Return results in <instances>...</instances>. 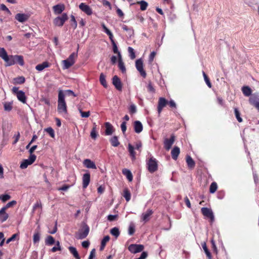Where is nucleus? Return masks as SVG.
<instances>
[{"instance_id": "23", "label": "nucleus", "mask_w": 259, "mask_h": 259, "mask_svg": "<svg viewBox=\"0 0 259 259\" xmlns=\"http://www.w3.org/2000/svg\"><path fill=\"white\" fill-rule=\"evenodd\" d=\"M50 66L51 64L49 62L45 61L41 64L37 65L35 67V69L38 71H41L44 69L49 67Z\"/></svg>"}, {"instance_id": "42", "label": "nucleus", "mask_w": 259, "mask_h": 259, "mask_svg": "<svg viewBox=\"0 0 259 259\" xmlns=\"http://www.w3.org/2000/svg\"><path fill=\"white\" fill-rule=\"evenodd\" d=\"M137 4L140 5V9L142 11L146 10L148 5V3L144 1L137 2Z\"/></svg>"}, {"instance_id": "3", "label": "nucleus", "mask_w": 259, "mask_h": 259, "mask_svg": "<svg viewBox=\"0 0 259 259\" xmlns=\"http://www.w3.org/2000/svg\"><path fill=\"white\" fill-rule=\"evenodd\" d=\"M90 231V228L87 224H84L82 228L79 229L75 237L77 239H83L87 237Z\"/></svg>"}, {"instance_id": "21", "label": "nucleus", "mask_w": 259, "mask_h": 259, "mask_svg": "<svg viewBox=\"0 0 259 259\" xmlns=\"http://www.w3.org/2000/svg\"><path fill=\"white\" fill-rule=\"evenodd\" d=\"M83 164L87 168L92 169L97 168L95 163L89 159H84Z\"/></svg>"}, {"instance_id": "10", "label": "nucleus", "mask_w": 259, "mask_h": 259, "mask_svg": "<svg viewBox=\"0 0 259 259\" xmlns=\"http://www.w3.org/2000/svg\"><path fill=\"white\" fill-rule=\"evenodd\" d=\"M136 67L138 71L140 72V75L144 78L146 77L147 74L143 68V63L141 59H138L136 61Z\"/></svg>"}, {"instance_id": "1", "label": "nucleus", "mask_w": 259, "mask_h": 259, "mask_svg": "<svg viewBox=\"0 0 259 259\" xmlns=\"http://www.w3.org/2000/svg\"><path fill=\"white\" fill-rule=\"evenodd\" d=\"M57 110L59 113H67V105L65 101V95L62 91L60 90L58 94Z\"/></svg>"}, {"instance_id": "57", "label": "nucleus", "mask_w": 259, "mask_h": 259, "mask_svg": "<svg viewBox=\"0 0 259 259\" xmlns=\"http://www.w3.org/2000/svg\"><path fill=\"white\" fill-rule=\"evenodd\" d=\"M117 218H118L117 215L110 214V215H108L107 219L108 221H109L110 222H112V221L116 220L117 219Z\"/></svg>"}, {"instance_id": "47", "label": "nucleus", "mask_w": 259, "mask_h": 259, "mask_svg": "<svg viewBox=\"0 0 259 259\" xmlns=\"http://www.w3.org/2000/svg\"><path fill=\"white\" fill-rule=\"evenodd\" d=\"M0 10L4 11L7 15H11V14L9 9L3 4L0 5Z\"/></svg>"}, {"instance_id": "30", "label": "nucleus", "mask_w": 259, "mask_h": 259, "mask_svg": "<svg viewBox=\"0 0 259 259\" xmlns=\"http://www.w3.org/2000/svg\"><path fill=\"white\" fill-rule=\"evenodd\" d=\"M5 208H2L0 210V221L2 222H4L6 221L8 218V214L6 212Z\"/></svg>"}, {"instance_id": "19", "label": "nucleus", "mask_w": 259, "mask_h": 259, "mask_svg": "<svg viewBox=\"0 0 259 259\" xmlns=\"http://www.w3.org/2000/svg\"><path fill=\"white\" fill-rule=\"evenodd\" d=\"M153 211L152 209H148L146 212L143 213L141 215V220L142 221L146 223L150 220L151 215L153 214Z\"/></svg>"}, {"instance_id": "50", "label": "nucleus", "mask_w": 259, "mask_h": 259, "mask_svg": "<svg viewBox=\"0 0 259 259\" xmlns=\"http://www.w3.org/2000/svg\"><path fill=\"white\" fill-rule=\"evenodd\" d=\"M40 239V235L38 232H35L33 236V240L34 243L38 242Z\"/></svg>"}, {"instance_id": "33", "label": "nucleus", "mask_w": 259, "mask_h": 259, "mask_svg": "<svg viewBox=\"0 0 259 259\" xmlns=\"http://www.w3.org/2000/svg\"><path fill=\"white\" fill-rule=\"evenodd\" d=\"M122 196L125 198L127 202H128L131 200V194L127 188H125L123 190Z\"/></svg>"}, {"instance_id": "56", "label": "nucleus", "mask_w": 259, "mask_h": 259, "mask_svg": "<svg viewBox=\"0 0 259 259\" xmlns=\"http://www.w3.org/2000/svg\"><path fill=\"white\" fill-rule=\"evenodd\" d=\"M17 63H18L21 66H23L24 64L23 58L22 56L17 55Z\"/></svg>"}, {"instance_id": "36", "label": "nucleus", "mask_w": 259, "mask_h": 259, "mask_svg": "<svg viewBox=\"0 0 259 259\" xmlns=\"http://www.w3.org/2000/svg\"><path fill=\"white\" fill-rule=\"evenodd\" d=\"M98 136V134L97 132V125L96 123H94V126L91 132V137L92 139H96L97 138Z\"/></svg>"}, {"instance_id": "49", "label": "nucleus", "mask_w": 259, "mask_h": 259, "mask_svg": "<svg viewBox=\"0 0 259 259\" xmlns=\"http://www.w3.org/2000/svg\"><path fill=\"white\" fill-rule=\"evenodd\" d=\"M45 131L49 134V135L52 138H54L55 133H54V130L52 127H48L45 129Z\"/></svg>"}, {"instance_id": "60", "label": "nucleus", "mask_w": 259, "mask_h": 259, "mask_svg": "<svg viewBox=\"0 0 259 259\" xmlns=\"http://www.w3.org/2000/svg\"><path fill=\"white\" fill-rule=\"evenodd\" d=\"M167 105H168L171 108L176 109L177 108L176 104L174 100H171L169 101H168Z\"/></svg>"}, {"instance_id": "5", "label": "nucleus", "mask_w": 259, "mask_h": 259, "mask_svg": "<svg viewBox=\"0 0 259 259\" xmlns=\"http://www.w3.org/2000/svg\"><path fill=\"white\" fill-rule=\"evenodd\" d=\"M0 57L5 60L8 66L12 65L15 63L13 57H9L5 50H0Z\"/></svg>"}, {"instance_id": "28", "label": "nucleus", "mask_w": 259, "mask_h": 259, "mask_svg": "<svg viewBox=\"0 0 259 259\" xmlns=\"http://www.w3.org/2000/svg\"><path fill=\"white\" fill-rule=\"evenodd\" d=\"M122 174L126 177L129 182H132L133 181V176L131 171L129 169L127 168H123L122 170Z\"/></svg>"}, {"instance_id": "37", "label": "nucleus", "mask_w": 259, "mask_h": 259, "mask_svg": "<svg viewBox=\"0 0 259 259\" xmlns=\"http://www.w3.org/2000/svg\"><path fill=\"white\" fill-rule=\"evenodd\" d=\"M3 104L5 111L9 112L12 109L13 102H5Z\"/></svg>"}, {"instance_id": "29", "label": "nucleus", "mask_w": 259, "mask_h": 259, "mask_svg": "<svg viewBox=\"0 0 259 259\" xmlns=\"http://www.w3.org/2000/svg\"><path fill=\"white\" fill-rule=\"evenodd\" d=\"M134 130L137 133H141L143 130V125L142 123L139 121H136L134 123Z\"/></svg>"}, {"instance_id": "32", "label": "nucleus", "mask_w": 259, "mask_h": 259, "mask_svg": "<svg viewBox=\"0 0 259 259\" xmlns=\"http://www.w3.org/2000/svg\"><path fill=\"white\" fill-rule=\"evenodd\" d=\"M242 92L245 96L248 97L251 95V89L248 86H244L242 88Z\"/></svg>"}, {"instance_id": "31", "label": "nucleus", "mask_w": 259, "mask_h": 259, "mask_svg": "<svg viewBox=\"0 0 259 259\" xmlns=\"http://www.w3.org/2000/svg\"><path fill=\"white\" fill-rule=\"evenodd\" d=\"M109 240L110 237L108 235L106 236L103 238V239L101 241V244L100 247V251H102L104 249L107 242H108L109 241Z\"/></svg>"}, {"instance_id": "59", "label": "nucleus", "mask_w": 259, "mask_h": 259, "mask_svg": "<svg viewBox=\"0 0 259 259\" xmlns=\"http://www.w3.org/2000/svg\"><path fill=\"white\" fill-rule=\"evenodd\" d=\"M11 197L8 194H5L1 196V198L3 202H6V201L9 200Z\"/></svg>"}, {"instance_id": "61", "label": "nucleus", "mask_w": 259, "mask_h": 259, "mask_svg": "<svg viewBox=\"0 0 259 259\" xmlns=\"http://www.w3.org/2000/svg\"><path fill=\"white\" fill-rule=\"evenodd\" d=\"M25 81V77L24 76L17 77V84H22L24 83Z\"/></svg>"}, {"instance_id": "20", "label": "nucleus", "mask_w": 259, "mask_h": 259, "mask_svg": "<svg viewBox=\"0 0 259 259\" xmlns=\"http://www.w3.org/2000/svg\"><path fill=\"white\" fill-rule=\"evenodd\" d=\"M17 99L23 104H26L27 97L25 93L21 90L17 89Z\"/></svg>"}, {"instance_id": "26", "label": "nucleus", "mask_w": 259, "mask_h": 259, "mask_svg": "<svg viewBox=\"0 0 259 259\" xmlns=\"http://www.w3.org/2000/svg\"><path fill=\"white\" fill-rule=\"evenodd\" d=\"M29 17L30 15L29 14L17 13V20L20 22L26 21Z\"/></svg>"}, {"instance_id": "35", "label": "nucleus", "mask_w": 259, "mask_h": 259, "mask_svg": "<svg viewBox=\"0 0 259 259\" xmlns=\"http://www.w3.org/2000/svg\"><path fill=\"white\" fill-rule=\"evenodd\" d=\"M110 142L112 146L113 147H117L120 144L118 137L116 136H114L111 138L110 140Z\"/></svg>"}, {"instance_id": "24", "label": "nucleus", "mask_w": 259, "mask_h": 259, "mask_svg": "<svg viewBox=\"0 0 259 259\" xmlns=\"http://www.w3.org/2000/svg\"><path fill=\"white\" fill-rule=\"evenodd\" d=\"M186 162L189 169H192L195 166V162L190 156H186Z\"/></svg>"}, {"instance_id": "54", "label": "nucleus", "mask_w": 259, "mask_h": 259, "mask_svg": "<svg viewBox=\"0 0 259 259\" xmlns=\"http://www.w3.org/2000/svg\"><path fill=\"white\" fill-rule=\"evenodd\" d=\"M135 232V226L133 224H131L130 225L128 228V234L130 235H132L134 234Z\"/></svg>"}, {"instance_id": "45", "label": "nucleus", "mask_w": 259, "mask_h": 259, "mask_svg": "<svg viewBox=\"0 0 259 259\" xmlns=\"http://www.w3.org/2000/svg\"><path fill=\"white\" fill-rule=\"evenodd\" d=\"M46 244L52 245L55 243V239L52 236H49L46 239Z\"/></svg>"}, {"instance_id": "13", "label": "nucleus", "mask_w": 259, "mask_h": 259, "mask_svg": "<svg viewBox=\"0 0 259 259\" xmlns=\"http://www.w3.org/2000/svg\"><path fill=\"white\" fill-rule=\"evenodd\" d=\"M175 140V136L174 135H171L170 139H165L164 141V147L166 150H169Z\"/></svg>"}, {"instance_id": "16", "label": "nucleus", "mask_w": 259, "mask_h": 259, "mask_svg": "<svg viewBox=\"0 0 259 259\" xmlns=\"http://www.w3.org/2000/svg\"><path fill=\"white\" fill-rule=\"evenodd\" d=\"M102 27H103L104 32L109 36L110 40L112 41V45H113V48L112 49H117V47L115 42L114 41V40L113 39V35L112 32L110 31V30H109L107 28V27L106 26L105 24L102 23Z\"/></svg>"}, {"instance_id": "39", "label": "nucleus", "mask_w": 259, "mask_h": 259, "mask_svg": "<svg viewBox=\"0 0 259 259\" xmlns=\"http://www.w3.org/2000/svg\"><path fill=\"white\" fill-rule=\"evenodd\" d=\"M100 82L101 84L105 88H107L108 85L106 81L105 75L101 73L100 75Z\"/></svg>"}, {"instance_id": "52", "label": "nucleus", "mask_w": 259, "mask_h": 259, "mask_svg": "<svg viewBox=\"0 0 259 259\" xmlns=\"http://www.w3.org/2000/svg\"><path fill=\"white\" fill-rule=\"evenodd\" d=\"M211 246H212V249L214 253H215L216 254L218 253V249L217 247L216 246L215 241L213 239H212L210 241Z\"/></svg>"}, {"instance_id": "34", "label": "nucleus", "mask_w": 259, "mask_h": 259, "mask_svg": "<svg viewBox=\"0 0 259 259\" xmlns=\"http://www.w3.org/2000/svg\"><path fill=\"white\" fill-rule=\"evenodd\" d=\"M70 252L73 254L75 259H80V257L78 254V253L76 249L72 246H70L68 248Z\"/></svg>"}, {"instance_id": "12", "label": "nucleus", "mask_w": 259, "mask_h": 259, "mask_svg": "<svg viewBox=\"0 0 259 259\" xmlns=\"http://www.w3.org/2000/svg\"><path fill=\"white\" fill-rule=\"evenodd\" d=\"M168 104V101L163 97H160L158 102L157 111L160 114L163 108Z\"/></svg>"}, {"instance_id": "8", "label": "nucleus", "mask_w": 259, "mask_h": 259, "mask_svg": "<svg viewBox=\"0 0 259 259\" xmlns=\"http://www.w3.org/2000/svg\"><path fill=\"white\" fill-rule=\"evenodd\" d=\"M201 211L204 217L210 219L211 223H212L214 221V218L211 209L207 207H202L201 209Z\"/></svg>"}, {"instance_id": "7", "label": "nucleus", "mask_w": 259, "mask_h": 259, "mask_svg": "<svg viewBox=\"0 0 259 259\" xmlns=\"http://www.w3.org/2000/svg\"><path fill=\"white\" fill-rule=\"evenodd\" d=\"M36 155H29L28 159H24L20 164V167L21 169H25L29 165L32 164L36 160Z\"/></svg>"}, {"instance_id": "48", "label": "nucleus", "mask_w": 259, "mask_h": 259, "mask_svg": "<svg viewBox=\"0 0 259 259\" xmlns=\"http://www.w3.org/2000/svg\"><path fill=\"white\" fill-rule=\"evenodd\" d=\"M203 75L206 84L207 85V86L210 88H211V83L210 81V80H209L208 77L207 76V75L206 74V73L204 71H203Z\"/></svg>"}, {"instance_id": "4", "label": "nucleus", "mask_w": 259, "mask_h": 259, "mask_svg": "<svg viewBox=\"0 0 259 259\" xmlns=\"http://www.w3.org/2000/svg\"><path fill=\"white\" fill-rule=\"evenodd\" d=\"M147 167L148 171L151 173H153L158 169L157 161L155 158L151 157L148 160Z\"/></svg>"}, {"instance_id": "51", "label": "nucleus", "mask_w": 259, "mask_h": 259, "mask_svg": "<svg viewBox=\"0 0 259 259\" xmlns=\"http://www.w3.org/2000/svg\"><path fill=\"white\" fill-rule=\"evenodd\" d=\"M42 205L40 200L37 201L33 206V211H34L37 208H41Z\"/></svg>"}, {"instance_id": "9", "label": "nucleus", "mask_w": 259, "mask_h": 259, "mask_svg": "<svg viewBox=\"0 0 259 259\" xmlns=\"http://www.w3.org/2000/svg\"><path fill=\"white\" fill-rule=\"evenodd\" d=\"M144 248V246L143 245L136 244H132L128 247V250L133 253L141 252L143 250Z\"/></svg>"}, {"instance_id": "63", "label": "nucleus", "mask_w": 259, "mask_h": 259, "mask_svg": "<svg viewBox=\"0 0 259 259\" xmlns=\"http://www.w3.org/2000/svg\"><path fill=\"white\" fill-rule=\"evenodd\" d=\"M80 113L82 117H88L90 115V111L84 112L82 110H80Z\"/></svg>"}, {"instance_id": "17", "label": "nucleus", "mask_w": 259, "mask_h": 259, "mask_svg": "<svg viewBox=\"0 0 259 259\" xmlns=\"http://www.w3.org/2000/svg\"><path fill=\"white\" fill-rule=\"evenodd\" d=\"M91 180V175L88 172L83 174L82 176V188L86 189L89 186Z\"/></svg>"}, {"instance_id": "43", "label": "nucleus", "mask_w": 259, "mask_h": 259, "mask_svg": "<svg viewBox=\"0 0 259 259\" xmlns=\"http://www.w3.org/2000/svg\"><path fill=\"white\" fill-rule=\"evenodd\" d=\"M110 233L116 238L119 236L120 232L119 229L116 227H114L110 230Z\"/></svg>"}, {"instance_id": "40", "label": "nucleus", "mask_w": 259, "mask_h": 259, "mask_svg": "<svg viewBox=\"0 0 259 259\" xmlns=\"http://www.w3.org/2000/svg\"><path fill=\"white\" fill-rule=\"evenodd\" d=\"M202 248L206 254V256L207 257V258L208 259H212V256H211V253L210 252V251H209L207 246H206V244L205 243H204L202 244Z\"/></svg>"}, {"instance_id": "25", "label": "nucleus", "mask_w": 259, "mask_h": 259, "mask_svg": "<svg viewBox=\"0 0 259 259\" xmlns=\"http://www.w3.org/2000/svg\"><path fill=\"white\" fill-rule=\"evenodd\" d=\"M180 148L177 147L175 146L174 148L172 149L171 151V157L174 160H177L178 159V157L180 154Z\"/></svg>"}, {"instance_id": "38", "label": "nucleus", "mask_w": 259, "mask_h": 259, "mask_svg": "<svg viewBox=\"0 0 259 259\" xmlns=\"http://www.w3.org/2000/svg\"><path fill=\"white\" fill-rule=\"evenodd\" d=\"M128 148L130 156L132 157V160H135L136 159V152L134 151V147L131 144H129Z\"/></svg>"}, {"instance_id": "18", "label": "nucleus", "mask_w": 259, "mask_h": 259, "mask_svg": "<svg viewBox=\"0 0 259 259\" xmlns=\"http://www.w3.org/2000/svg\"><path fill=\"white\" fill-rule=\"evenodd\" d=\"M112 83L117 90L121 91L122 83L120 78L117 76L115 75L113 77Z\"/></svg>"}, {"instance_id": "53", "label": "nucleus", "mask_w": 259, "mask_h": 259, "mask_svg": "<svg viewBox=\"0 0 259 259\" xmlns=\"http://www.w3.org/2000/svg\"><path fill=\"white\" fill-rule=\"evenodd\" d=\"M148 91L151 93H155V90L151 82H149L147 85Z\"/></svg>"}, {"instance_id": "62", "label": "nucleus", "mask_w": 259, "mask_h": 259, "mask_svg": "<svg viewBox=\"0 0 259 259\" xmlns=\"http://www.w3.org/2000/svg\"><path fill=\"white\" fill-rule=\"evenodd\" d=\"M57 245L58 246V247L54 246V247H53L52 248L51 250H52V252H56V251H57L58 250H61V247L60 246V243H59V241H57Z\"/></svg>"}, {"instance_id": "58", "label": "nucleus", "mask_w": 259, "mask_h": 259, "mask_svg": "<svg viewBox=\"0 0 259 259\" xmlns=\"http://www.w3.org/2000/svg\"><path fill=\"white\" fill-rule=\"evenodd\" d=\"M129 111L131 114H134L136 112V107L135 105H131L129 108Z\"/></svg>"}, {"instance_id": "55", "label": "nucleus", "mask_w": 259, "mask_h": 259, "mask_svg": "<svg viewBox=\"0 0 259 259\" xmlns=\"http://www.w3.org/2000/svg\"><path fill=\"white\" fill-rule=\"evenodd\" d=\"M71 22H72V24H71L72 25V26L73 27V28L75 29L77 27V22L75 20V17L73 16V15H71V20H70Z\"/></svg>"}, {"instance_id": "44", "label": "nucleus", "mask_w": 259, "mask_h": 259, "mask_svg": "<svg viewBox=\"0 0 259 259\" xmlns=\"http://www.w3.org/2000/svg\"><path fill=\"white\" fill-rule=\"evenodd\" d=\"M218 185L216 182H212L209 187V192L214 193L217 190Z\"/></svg>"}, {"instance_id": "15", "label": "nucleus", "mask_w": 259, "mask_h": 259, "mask_svg": "<svg viewBox=\"0 0 259 259\" xmlns=\"http://www.w3.org/2000/svg\"><path fill=\"white\" fill-rule=\"evenodd\" d=\"M79 8L88 15H91L93 13L92 9L85 3H81L79 6Z\"/></svg>"}, {"instance_id": "2", "label": "nucleus", "mask_w": 259, "mask_h": 259, "mask_svg": "<svg viewBox=\"0 0 259 259\" xmlns=\"http://www.w3.org/2000/svg\"><path fill=\"white\" fill-rule=\"evenodd\" d=\"M77 53H72L69 57L62 61L64 69H68L72 66L75 63V60L77 58Z\"/></svg>"}, {"instance_id": "41", "label": "nucleus", "mask_w": 259, "mask_h": 259, "mask_svg": "<svg viewBox=\"0 0 259 259\" xmlns=\"http://www.w3.org/2000/svg\"><path fill=\"white\" fill-rule=\"evenodd\" d=\"M122 28L124 31H125L127 32L130 36H132L134 33V30L132 27H129L125 25H123Z\"/></svg>"}, {"instance_id": "22", "label": "nucleus", "mask_w": 259, "mask_h": 259, "mask_svg": "<svg viewBox=\"0 0 259 259\" xmlns=\"http://www.w3.org/2000/svg\"><path fill=\"white\" fill-rule=\"evenodd\" d=\"M105 126L106 128L105 135L108 136L111 135L114 131L112 125L110 123L107 122L105 123Z\"/></svg>"}, {"instance_id": "6", "label": "nucleus", "mask_w": 259, "mask_h": 259, "mask_svg": "<svg viewBox=\"0 0 259 259\" xmlns=\"http://www.w3.org/2000/svg\"><path fill=\"white\" fill-rule=\"evenodd\" d=\"M68 19L67 14L63 13L61 16L57 17L54 20V24L55 26L61 27Z\"/></svg>"}, {"instance_id": "64", "label": "nucleus", "mask_w": 259, "mask_h": 259, "mask_svg": "<svg viewBox=\"0 0 259 259\" xmlns=\"http://www.w3.org/2000/svg\"><path fill=\"white\" fill-rule=\"evenodd\" d=\"M96 254V249L95 248L93 249L91 252L89 257V259H93L95 257Z\"/></svg>"}, {"instance_id": "27", "label": "nucleus", "mask_w": 259, "mask_h": 259, "mask_svg": "<svg viewBox=\"0 0 259 259\" xmlns=\"http://www.w3.org/2000/svg\"><path fill=\"white\" fill-rule=\"evenodd\" d=\"M53 9L55 14H60L64 10L65 7L64 5L58 4L54 6Z\"/></svg>"}, {"instance_id": "11", "label": "nucleus", "mask_w": 259, "mask_h": 259, "mask_svg": "<svg viewBox=\"0 0 259 259\" xmlns=\"http://www.w3.org/2000/svg\"><path fill=\"white\" fill-rule=\"evenodd\" d=\"M249 102L259 111V95H252L249 99Z\"/></svg>"}, {"instance_id": "46", "label": "nucleus", "mask_w": 259, "mask_h": 259, "mask_svg": "<svg viewBox=\"0 0 259 259\" xmlns=\"http://www.w3.org/2000/svg\"><path fill=\"white\" fill-rule=\"evenodd\" d=\"M234 113H235V117H236L237 120H238V121L239 122H242V121H243L242 118L241 117L240 113L237 108H235Z\"/></svg>"}, {"instance_id": "14", "label": "nucleus", "mask_w": 259, "mask_h": 259, "mask_svg": "<svg viewBox=\"0 0 259 259\" xmlns=\"http://www.w3.org/2000/svg\"><path fill=\"white\" fill-rule=\"evenodd\" d=\"M114 54H117L118 58V67L122 72H125L126 71L124 63L122 61L121 55L118 50H113Z\"/></svg>"}]
</instances>
